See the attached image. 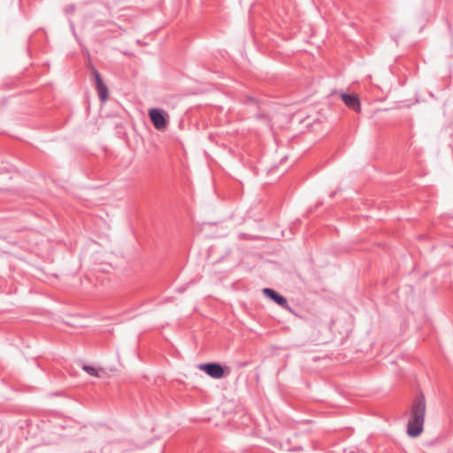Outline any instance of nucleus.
Listing matches in <instances>:
<instances>
[{
    "instance_id": "f257e3e1",
    "label": "nucleus",
    "mask_w": 453,
    "mask_h": 453,
    "mask_svg": "<svg viewBox=\"0 0 453 453\" xmlns=\"http://www.w3.org/2000/svg\"><path fill=\"white\" fill-rule=\"evenodd\" d=\"M426 399L422 393L416 396L411 410V417L407 425V434L411 437L418 436L422 431L426 414Z\"/></svg>"
},
{
    "instance_id": "f03ea898",
    "label": "nucleus",
    "mask_w": 453,
    "mask_h": 453,
    "mask_svg": "<svg viewBox=\"0 0 453 453\" xmlns=\"http://www.w3.org/2000/svg\"><path fill=\"white\" fill-rule=\"evenodd\" d=\"M90 69H91L92 80L95 83V88L97 91L98 96L102 102H105L108 99V93H109L108 88L104 84V82L101 77V74L99 73L97 69L92 65H90Z\"/></svg>"
},
{
    "instance_id": "7ed1b4c3",
    "label": "nucleus",
    "mask_w": 453,
    "mask_h": 453,
    "mask_svg": "<svg viewBox=\"0 0 453 453\" xmlns=\"http://www.w3.org/2000/svg\"><path fill=\"white\" fill-rule=\"evenodd\" d=\"M149 116L156 129L159 131L166 129L168 123L162 110L157 108L150 109Z\"/></svg>"
},
{
    "instance_id": "20e7f679",
    "label": "nucleus",
    "mask_w": 453,
    "mask_h": 453,
    "mask_svg": "<svg viewBox=\"0 0 453 453\" xmlns=\"http://www.w3.org/2000/svg\"><path fill=\"white\" fill-rule=\"evenodd\" d=\"M198 368L213 379H220L225 375L224 368L219 363L200 364Z\"/></svg>"
},
{
    "instance_id": "39448f33",
    "label": "nucleus",
    "mask_w": 453,
    "mask_h": 453,
    "mask_svg": "<svg viewBox=\"0 0 453 453\" xmlns=\"http://www.w3.org/2000/svg\"><path fill=\"white\" fill-rule=\"evenodd\" d=\"M263 293L265 294V296L274 301L280 307L284 309H289L287 299L283 296L278 294L275 290L269 288H265L263 289Z\"/></svg>"
},
{
    "instance_id": "423d86ee",
    "label": "nucleus",
    "mask_w": 453,
    "mask_h": 453,
    "mask_svg": "<svg viewBox=\"0 0 453 453\" xmlns=\"http://www.w3.org/2000/svg\"><path fill=\"white\" fill-rule=\"evenodd\" d=\"M341 97L344 104L350 109L359 111H360V101L357 95L344 94L341 95Z\"/></svg>"
},
{
    "instance_id": "0eeeda50",
    "label": "nucleus",
    "mask_w": 453,
    "mask_h": 453,
    "mask_svg": "<svg viewBox=\"0 0 453 453\" xmlns=\"http://www.w3.org/2000/svg\"><path fill=\"white\" fill-rule=\"evenodd\" d=\"M82 369L87 372L88 373L89 375L91 376H94V377H100V373L99 372L97 371L96 368H95L94 366H91V365H85L82 366Z\"/></svg>"
},
{
    "instance_id": "6e6552de",
    "label": "nucleus",
    "mask_w": 453,
    "mask_h": 453,
    "mask_svg": "<svg viewBox=\"0 0 453 453\" xmlns=\"http://www.w3.org/2000/svg\"><path fill=\"white\" fill-rule=\"evenodd\" d=\"M249 101H250V103H253V102H254V99L250 97V98H249Z\"/></svg>"
},
{
    "instance_id": "1a4fd4ad",
    "label": "nucleus",
    "mask_w": 453,
    "mask_h": 453,
    "mask_svg": "<svg viewBox=\"0 0 453 453\" xmlns=\"http://www.w3.org/2000/svg\"><path fill=\"white\" fill-rule=\"evenodd\" d=\"M69 11H72V12H73V7H70V8H69Z\"/></svg>"
},
{
    "instance_id": "9d476101",
    "label": "nucleus",
    "mask_w": 453,
    "mask_h": 453,
    "mask_svg": "<svg viewBox=\"0 0 453 453\" xmlns=\"http://www.w3.org/2000/svg\"><path fill=\"white\" fill-rule=\"evenodd\" d=\"M69 11H72V12H73V7H70V8H69Z\"/></svg>"
}]
</instances>
